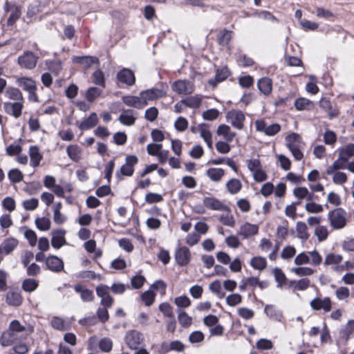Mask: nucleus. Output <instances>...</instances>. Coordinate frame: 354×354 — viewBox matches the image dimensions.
I'll return each mask as SVG.
<instances>
[{
    "label": "nucleus",
    "instance_id": "f257e3e1",
    "mask_svg": "<svg viewBox=\"0 0 354 354\" xmlns=\"http://www.w3.org/2000/svg\"><path fill=\"white\" fill-rule=\"evenodd\" d=\"M306 146L301 136L295 131H289V151L297 161L304 158L303 149Z\"/></svg>",
    "mask_w": 354,
    "mask_h": 354
},
{
    "label": "nucleus",
    "instance_id": "f03ea898",
    "mask_svg": "<svg viewBox=\"0 0 354 354\" xmlns=\"http://www.w3.org/2000/svg\"><path fill=\"white\" fill-rule=\"evenodd\" d=\"M124 340L129 348L138 350L144 342V336L140 332L132 330L127 333Z\"/></svg>",
    "mask_w": 354,
    "mask_h": 354
},
{
    "label": "nucleus",
    "instance_id": "7ed1b4c3",
    "mask_svg": "<svg viewBox=\"0 0 354 354\" xmlns=\"http://www.w3.org/2000/svg\"><path fill=\"white\" fill-rule=\"evenodd\" d=\"M330 225L334 229H342L346 223L345 212L342 209H335L328 214Z\"/></svg>",
    "mask_w": 354,
    "mask_h": 354
},
{
    "label": "nucleus",
    "instance_id": "20e7f679",
    "mask_svg": "<svg viewBox=\"0 0 354 354\" xmlns=\"http://www.w3.org/2000/svg\"><path fill=\"white\" fill-rule=\"evenodd\" d=\"M37 60V56L33 53L27 50L18 57L17 62L21 68L30 70L36 66Z\"/></svg>",
    "mask_w": 354,
    "mask_h": 354
},
{
    "label": "nucleus",
    "instance_id": "39448f33",
    "mask_svg": "<svg viewBox=\"0 0 354 354\" xmlns=\"http://www.w3.org/2000/svg\"><path fill=\"white\" fill-rule=\"evenodd\" d=\"M226 118L227 122L236 129L241 130L243 128L245 116L241 111H230L227 113Z\"/></svg>",
    "mask_w": 354,
    "mask_h": 354
},
{
    "label": "nucleus",
    "instance_id": "423d86ee",
    "mask_svg": "<svg viewBox=\"0 0 354 354\" xmlns=\"http://www.w3.org/2000/svg\"><path fill=\"white\" fill-rule=\"evenodd\" d=\"M172 90L179 95H188L194 91V84L186 80H177L172 84Z\"/></svg>",
    "mask_w": 354,
    "mask_h": 354
},
{
    "label": "nucleus",
    "instance_id": "0eeeda50",
    "mask_svg": "<svg viewBox=\"0 0 354 354\" xmlns=\"http://www.w3.org/2000/svg\"><path fill=\"white\" fill-rule=\"evenodd\" d=\"M315 102L305 97L299 96L294 100L293 106L297 111H310L315 109Z\"/></svg>",
    "mask_w": 354,
    "mask_h": 354
},
{
    "label": "nucleus",
    "instance_id": "6e6552de",
    "mask_svg": "<svg viewBox=\"0 0 354 354\" xmlns=\"http://www.w3.org/2000/svg\"><path fill=\"white\" fill-rule=\"evenodd\" d=\"M310 307L315 310H322L325 313L329 312L332 308V302L329 297H315L310 302Z\"/></svg>",
    "mask_w": 354,
    "mask_h": 354
},
{
    "label": "nucleus",
    "instance_id": "1a4fd4ad",
    "mask_svg": "<svg viewBox=\"0 0 354 354\" xmlns=\"http://www.w3.org/2000/svg\"><path fill=\"white\" fill-rule=\"evenodd\" d=\"M342 260V255L335 253H329L326 256L324 264L325 266H331L333 271L340 274V269L338 268L341 267Z\"/></svg>",
    "mask_w": 354,
    "mask_h": 354
},
{
    "label": "nucleus",
    "instance_id": "9d476101",
    "mask_svg": "<svg viewBox=\"0 0 354 354\" xmlns=\"http://www.w3.org/2000/svg\"><path fill=\"white\" fill-rule=\"evenodd\" d=\"M21 338V334L14 332L8 328L2 333L0 338V343L3 346H8L14 344Z\"/></svg>",
    "mask_w": 354,
    "mask_h": 354
},
{
    "label": "nucleus",
    "instance_id": "9b49d317",
    "mask_svg": "<svg viewBox=\"0 0 354 354\" xmlns=\"http://www.w3.org/2000/svg\"><path fill=\"white\" fill-rule=\"evenodd\" d=\"M138 159L134 155L127 156L125 159V164L122 165L120 172L123 176H131L133 175V166L138 163Z\"/></svg>",
    "mask_w": 354,
    "mask_h": 354
},
{
    "label": "nucleus",
    "instance_id": "f8f14e48",
    "mask_svg": "<svg viewBox=\"0 0 354 354\" xmlns=\"http://www.w3.org/2000/svg\"><path fill=\"white\" fill-rule=\"evenodd\" d=\"M23 108V102H5L3 104L5 112L15 118H18L21 116Z\"/></svg>",
    "mask_w": 354,
    "mask_h": 354
},
{
    "label": "nucleus",
    "instance_id": "ddd939ff",
    "mask_svg": "<svg viewBox=\"0 0 354 354\" xmlns=\"http://www.w3.org/2000/svg\"><path fill=\"white\" fill-rule=\"evenodd\" d=\"M258 232L259 226L257 225L245 223L240 227L238 234L245 239L256 235Z\"/></svg>",
    "mask_w": 354,
    "mask_h": 354
},
{
    "label": "nucleus",
    "instance_id": "4468645a",
    "mask_svg": "<svg viewBox=\"0 0 354 354\" xmlns=\"http://www.w3.org/2000/svg\"><path fill=\"white\" fill-rule=\"evenodd\" d=\"M47 268L55 272H60L64 270V262L57 256L50 255L46 258Z\"/></svg>",
    "mask_w": 354,
    "mask_h": 354
},
{
    "label": "nucleus",
    "instance_id": "2eb2a0df",
    "mask_svg": "<svg viewBox=\"0 0 354 354\" xmlns=\"http://www.w3.org/2000/svg\"><path fill=\"white\" fill-rule=\"evenodd\" d=\"M55 178L52 176H46L44 180V185L46 187L50 189L57 197H64V189L59 185H57Z\"/></svg>",
    "mask_w": 354,
    "mask_h": 354
},
{
    "label": "nucleus",
    "instance_id": "dca6fc26",
    "mask_svg": "<svg viewBox=\"0 0 354 354\" xmlns=\"http://www.w3.org/2000/svg\"><path fill=\"white\" fill-rule=\"evenodd\" d=\"M122 100L126 105L138 109H141L147 105V103L142 99L140 94L139 97L132 95L124 96Z\"/></svg>",
    "mask_w": 354,
    "mask_h": 354
},
{
    "label": "nucleus",
    "instance_id": "f3484780",
    "mask_svg": "<svg viewBox=\"0 0 354 354\" xmlns=\"http://www.w3.org/2000/svg\"><path fill=\"white\" fill-rule=\"evenodd\" d=\"M117 77L120 82L125 84L127 86H132L135 84V75L130 69H122L118 72Z\"/></svg>",
    "mask_w": 354,
    "mask_h": 354
},
{
    "label": "nucleus",
    "instance_id": "a211bd4d",
    "mask_svg": "<svg viewBox=\"0 0 354 354\" xmlns=\"http://www.w3.org/2000/svg\"><path fill=\"white\" fill-rule=\"evenodd\" d=\"M65 232L64 230H55L51 232V244L54 248L59 249L66 243L64 238Z\"/></svg>",
    "mask_w": 354,
    "mask_h": 354
},
{
    "label": "nucleus",
    "instance_id": "6ab92c4d",
    "mask_svg": "<svg viewBox=\"0 0 354 354\" xmlns=\"http://www.w3.org/2000/svg\"><path fill=\"white\" fill-rule=\"evenodd\" d=\"M191 253L186 247H181L176 252V260L178 265L183 266L188 264L190 261Z\"/></svg>",
    "mask_w": 354,
    "mask_h": 354
},
{
    "label": "nucleus",
    "instance_id": "aec40b11",
    "mask_svg": "<svg viewBox=\"0 0 354 354\" xmlns=\"http://www.w3.org/2000/svg\"><path fill=\"white\" fill-rule=\"evenodd\" d=\"M142 99L147 104L148 101H152L165 95V93L158 88H151L140 93Z\"/></svg>",
    "mask_w": 354,
    "mask_h": 354
},
{
    "label": "nucleus",
    "instance_id": "412c9836",
    "mask_svg": "<svg viewBox=\"0 0 354 354\" xmlns=\"http://www.w3.org/2000/svg\"><path fill=\"white\" fill-rule=\"evenodd\" d=\"M136 118L132 109H124L118 118L120 122L126 126H131L135 124Z\"/></svg>",
    "mask_w": 354,
    "mask_h": 354
},
{
    "label": "nucleus",
    "instance_id": "4be33fe9",
    "mask_svg": "<svg viewBox=\"0 0 354 354\" xmlns=\"http://www.w3.org/2000/svg\"><path fill=\"white\" fill-rule=\"evenodd\" d=\"M17 84L21 87L24 91L28 92L32 90H37L35 82L30 77H21L16 80Z\"/></svg>",
    "mask_w": 354,
    "mask_h": 354
},
{
    "label": "nucleus",
    "instance_id": "5701e85b",
    "mask_svg": "<svg viewBox=\"0 0 354 354\" xmlns=\"http://www.w3.org/2000/svg\"><path fill=\"white\" fill-rule=\"evenodd\" d=\"M98 122V117L96 113H91L90 115L78 124L82 131H85L94 127Z\"/></svg>",
    "mask_w": 354,
    "mask_h": 354
},
{
    "label": "nucleus",
    "instance_id": "b1692460",
    "mask_svg": "<svg viewBox=\"0 0 354 354\" xmlns=\"http://www.w3.org/2000/svg\"><path fill=\"white\" fill-rule=\"evenodd\" d=\"M46 205L48 206H51L54 215H53V220L57 224H62L65 221V217L63 214L60 212V209L62 204L61 203H57L56 204L53 203V201H46Z\"/></svg>",
    "mask_w": 354,
    "mask_h": 354
},
{
    "label": "nucleus",
    "instance_id": "393cba45",
    "mask_svg": "<svg viewBox=\"0 0 354 354\" xmlns=\"http://www.w3.org/2000/svg\"><path fill=\"white\" fill-rule=\"evenodd\" d=\"M216 133L221 136L227 142H232L236 136V133L231 130V128L226 124H221L218 126Z\"/></svg>",
    "mask_w": 354,
    "mask_h": 354
},
{
    "label": "nucleus",
    "instance_id": "a878e982",
    "mask_svg": "<svg viewBox=\"0 0 354 354\" xmlns=\"http://www.w3.org/2000/svg\"><path fill=\"white\" fill-rule=\"evenodd\" d=\"M28 152L30 158V165L33 167L39 166L42 159L39 149L37 146H30Z\"/></svg>",
    "mask_w": 354,
    "mask_h": 354
},
{
    "label": "nucleus",
    "instance_id": "bb28decb",
    "mask_svg": "<svg viewBox=\"0 0 354 354\" xmlns=\"http://www.w3.org/2000/svg\"><path fill=\"white\" fill-rule=\"evenodd\" d=\"M200 136L206 143L209 149L213 148L212 134L206 124H201Z\"/></svg>",
    "mask_w": 354,
    "mask_h": 354
},
{
    "label": "nucleus",
    "instance_id": "cd10ccee",
    "mask_svg": "<svg viewBox=\"0 0 354 354\" xmlns=\"http://www.w3.org/2000/svg\"><path fill=\"white\" fill-rule=\"evenodd\" d=\"M18 245V241L14 238L6 239L0 245V254L4 252L6 254L12 252Z\"/></svg>",
    "mask_w": 354,
    "mask_h": 354
},
{
    "label": "nucleus",
    "instance_id": "c85d7f7f",
    "mask_svg": "<svg viewBox=\"0 0 354 354\" xmlns=\"http://www.w3.org/2000/svg\"><path fill=\"white\" fill-rule=\"evenodd\" d=\"M74 289L80 295V297L84 301H91L93 300L94 296L93 291L85 286L81 284H76Z\"/></svg>",
    "mask_w": 354,
    "mask_h": 354
},
{
    "label": "nucleus",
    "instance_id": "c756f323",
    "mask_svg": "<svg viewBox=\"0 0 354 354\" xmlns=\"http://www.w3.org/2000/svg\"><path fill=\"white\" fill-rule=\"evenodd\" d=\"M259 91L264 95H268L272 91V81L268 77L261 78L257 83Z\"/></svg>",
    "mask_w": 354,
    "mask_h": 354
},
{
    "label": "nucleus",
    "instance_id": "7c9ffc66",
    "mask_svg": "<svg viewBox=\"0 0 354 354\" xmlns=\"http://www.w3.org/2000/svg\"><path fill=\"white\" fill-rule=\"evenodd\" d=\"M309 81L306 83L305 89L310 95H315L319 92V87L317 85V78L316 75L310 74L308 75Z\"/></svg>",
    "mask_w": 354,
    "mask_h": 354
},
{
    "label": "nucleus",
    "instance_id": "2f4dec72",
    "mask_svg": "<svg viewBox=\"0 0 354 354\" xmlns=\"http://www.w3.org/2000/svg\"><path fill=\"white\" fill-rule=\"evenodd\" d=\"M66 153L74 162H78L81 159L82 149L77 145H69L66 149Z\"/></svg>",
    "mask_w": 354,
    "mask_h": 354
},
{
    "label": "nucleus",
    "instance_id": "473e14b6",
    "mask_svg": "<svg viewBox=\"0 0 354 354\" xmlns=\"http://www.w3.org/2000/svg\"><path fill=\"white\" fill-rule=\"evenodd\" d=\"M337 140V136L336 133L329 128L326 127L325 129V132L323 136V142L325 145L334 147Z\"/></svg>",
    "mask_w": 354,
    "mask_h": 354
},
{
    "label": "nucleus",
    "instance_id": "72a5a7b5",
    "mask_svg": "<svg viewBox=\"0 0 354 354\" xmlns=\"http://www.w3.org/2000/svg\"><path fill=\"white\" fill-rule=\"evenodd\" d=\"M310 281L306 278H303L299 281H289V288L295 290H304L309 286Z\"/></svg>",
    "mask_w": 354,
    "mask_h": 354
},
{
    "label": "nucleus",
    "instance_id": "f704fd0d",
    "mask_svg": "<svg viewBox=\"0 0 354 354\" xmlns=\"http://www.w3.org/2000/svg\"><path fill=\"white\" fill-rule=\"evenodd\" d=\"M6 96L10 100H17V102H24V97L17 88L10 87L5 92Z\"/></svg>",
    "mask_w": 354,
    "mask_h": 354
},
{
    "label": "nucleus",
    "instance_id": "c9c22d12",
    "mask_svg": "<svg viewBox=\"0 0 354 354\" xmlns=\"http://www.w3.org/2000/svg\"><path fill=\"white\" fill-rule=\"evenodd\" d=\"M6 301L8 304L17 306L21 304L22 298L19 292L9 291L6 295Z\"/></svg>",
    "mask_w": 354,
    "mask_h": 354
},
{
    "label": "nucleus",
    "instance_id": "e433bc0d",
    "mask_svg": "<svg viewBox=\"0 0 354 354\" xmlns=\"http://www.w3.org/2000/svg\"><path fill=\"white\" fill-rule=\"evenodd\" d=\"M205 205L206 207L218 211H223L225 212H228L230 211L229 207L223 204L221 201H204Z\"/></svg>",
    "mask_w": 354,
    "mask_h": 354
},
{
    "label": "nucleus",
    "instance_id": "4c0bfd02",
    "mask_svg": "<svg viewBox=\"0 0 354 354\" xmlns=\"http://www.w3.org/2000/svg\"><path fill=\"white\" fill-rule=\"evenodd\" d=\"M207 176L213 181L218 182L225 174V171L221 168H210L207 172Z\"/></svg>",
    "mask_w": 354,
    "mask_h": 354
},
{
    "label": "nucleus",
    "instance_id": "58836bf2",
    "mask_svg": "<svg viewBox=\"0 0 354 354\" xmlns=\"http://www.w3.org/2000/svg\"><path fill=\"white\" fill-rule=\"evenodd\" d=\"M232 31L223 30L218 34V41L222 46H227L232 37Z\"/></svg>",
    "mask_w": 354,
    "mask_h": 354
},
{
    "label": "nucleus",
    "instance_id": "ea45409f",
    "mask_svg": "<svg viewBox=\"0 0 354 354\" xmlns=\"http://www.w3.org/2000/svg\"><path fill=\"white\" fill-rule=\"evenodd\" d=\"M336 151L338 152V158L335 160L339 164H347V160L351 156L346 147H339L337 149Z\"/></svg>",
    "mask_w": 354,
    "mask_h": 354
},
{
    "label": "nucleus",
    "instance_id": "a19ab883",
    "mask_svg": "<svg viewBox=\"0 0 354 354\" xmlns=\"http://www.w3.org/2000/svg\"><path fill=\"white\" fill-rule=\"evenodd\" d=\"M299 26L303 30L309 32L317 30L319 28V24L316 21L304 19V20L300 21Z\"/></svg>",
    "mask_w": 354,
    "mask_h": 354
},
{
    "label": "nucleus",
    "instance_id": "79ce46f5",
    "mask_svg": "<svg viewBox=\"0 0 354 354\" xmlns=\"http://www.w3.org/2000/svg\"><path fill=\"white\" fill-rule=\"evenodd\" d=\"M226 187L230 194H235L241 190L242 184L239 180L233 178L226 183Z\"/></svg>",
    "mask_w": 354,
    "mask_h": 354
},
{
    "label": "nucleus",
    "instance_id": "37998d69",
    "mask_svg": "<svg viewBox=\"0 0 354 354\" xmlns=\"http://www.w3.org/2000/svg\"><path fill=\"white\" fill-rule=\"evenodd\" d=\"M314 234L317 237L319 242H323L327 239L328 231L326 226L317 225L315 228Z\"/></svg>",
    "mask_w": 354,
    "mask_h": 354
},
{
    "label": "nucleus",
    "instance_id": "c03bdc74",
    "mask_svg": "<svg viewBox=\"0 0 354 354\" xmlns=\"http://www.w3.org/2000/svg\"><path fill=\"white\" fill-rule=\"evenodd\" d=\"M47 68L51 73L57 75L62 69V64L60 60L54 59L46 62Z\"/></svg>",
    "mask_w": 354,
    "mask_h": 354
},
{
    "label": "nucleus",
    "instance_id": "a18cd8bd",
    "mask_svg": "<svg viewBox=\"0 0 354 354\" xmlns=\"http://www.w3.org/2000/svg\"><path fill=\"white\" fill-rule=\"evenodd\" d=\"M187 107L191 109L198 108L202 102V98L199 95H194L184 99Z\"/></svg>",
    "mask_w": 354,
    "mask_h": 354
},
{
    "label": "nucleus",
    "instance_id": "49530a36",
    "mask_svg": "<svg viewBox=\"0 0 354 354\" xmlns=\"http://www.w3.org/2000/svg\"><path fill=\"white\" fill-rule=\"evenodd\" d=\"M73 62L75 63L86 64L88 66H89L92 64L97 62L98 59L97 57L91 56H77L73 58Z\"/></svg>",
    "mask_w": 354,
    "mask_h": 354
},
{
    "label": "nucleus",
    "instance_id": "de8ad7c7",
    "mask_svg": "<svg viewBox=\"0 0 354 354\" xmlns=\"http://www.w3.org/2000/svg\"><path fill=\"white\" fill-rule=\"evenodd\" d=\"M250 265L256 270H263L266 268L267 263L265 258L261 257H255L251 259Z\"/></svg>",
    "mask_w": 354,
    "mask_h": 354
},
{
    "label": "nucleus",
    "instance_id": "09e8293b",
    "mask_svg": "<svg viewBox=\"0 0 354 354\" xmlns=\"http://www.w3.org/2000/svg\"><path fill=\"white\" fill-rule=\"evenodd\" d=\"M297 236L302 239L307 240L309 234L307 231V225L303 222H298L296 226Z\"/></svg>",
    "mask_w": 354,
    "mask_h": 354
},
{
    "label": "nucleus",
    "instance_id": "8fccbe9b",
    "mask_svg": "<svg viewBox=\"0 0 354 354\" xmlns=\"http://www.w3.org/2000/svg\"><path fill=\"white\" fill-rule=\"evenodd\" d=\"M178 319L180 324L185 328L189 327L192 324V317L189 316L185 311L178 312Z\"/></svg>",
    "mask_w": 354,
    "mask_h": 354
},
{
    "label": "nucleus",
    "instance_id": "3c124183",
    "mask_svg": "<svg viewBox=\"0 0 354 354\" xmlns=\"http://www.w3.org/2000/svg\"><path fill=\"white\" fill-rule=\"evenodd\" d=\"M9 180L12 183H17L23 180L24 175L22 172L18 169H12L8 174Z\"/></svg>",
    "mask_w": 354,
    "mask_h": 354
},
{
    "label": "nucleus",
    "instance_id": "603ef678",
    "mask_svg": "<svg viewBox=\"0 0 354 354\" xmlns=\"http://www.w3.org/2000/svg\"><path fill=\"white\" fill-rule=\"evenodd\" d=\"M102 93V89L97 87H91L86 93V98L88 102H93Z\"/></svg>",
    "mask_w": 354,
    "mask_h": 354
},
{
    "label": "nucleus",
    "instance_id": "864d4df0",
    "mask_svg": "<svg viewBox=\"0 0 354 354\" xmlns=\"http://www.w3.org/2000/svg\"><path fill=\"white\" fill-rule=\"evenodd\" d=\"M230 75V72L227 66H223L217 69L215 75V80L218 82L225 80Z\"/></svg>",
    "mask_w": 354,
    "mask_h": 354
},
{
    "label": "nucleus",
    "instance_id": "5fc2aeb1",
    "mask_svg": "<svg viewBox=\"0 0 354 354\" xmlns=\"http://www.w3.org/2000/svg\"><path fill=\"white\" fill-rule=\"evenodd\" d=\"M316 15L319 18L324 19H328L330 17L335 16V14L328 9H326L322 6L317 7L316 8Z\"/></svg>",
    "mask_w": 354,
    "mask_h": 354
},
{
    "label": "nucleus",
    "instance_id": "6e6d98bb",
    "mask_svg": "<svg viewBox=\"0 0 354 354\" xmlns=\"http://www.w3.org/2000/svg\"><path fill=\"white\" fill-rule=\"evenodd\" d=\"M155 297L156 293L149 290L141 295V299L147 306H150L154 302Z\"/></svg>",
    "mask_w": 354,
    "mask_h": 354
},
{
    "label": "nucleus",
    "instance_id": "4d7b16f0",
    "mask_svg": "<svg viewBox=\"0 0 354 354\" xmlns=\"http://www.w3.org/2000/svg\"><path fill=\"white\" fill-rule=\"evenodd\" d=\"M354 333V319L349 320L344 329L341 330V335L346 339H348L351 335Z\"/></svg>",
    "mask_w": 354,
    "mask_h": 354
},
{
    "label": "nucleus",
    "instance_id": "13d9d810",
    "mask_svg": "<svg viewBox=\"0 0 354 354\" xmlns=\"http://www.w3.org/2000/svg\"><path fill=\"white\" fill-rule=\"evenodd\" d=\"M93 82L102 86V88H105V81H104V75L103 72L97 69L93 73Z\"/></svg>",
    "mask_w": 354,
    "mask_h": 354
},
{
    "label": "nucleus",
    "instance_id": "bf43d9fd",
    "mask_svg": "<svg viewBox=\"0 0 354 354\" xmlns=\"http://www.w3.org/2000/svg\"><path fill=\"white\" fill-rule=\"evenodd\" d=\"M293 196L296 199H304L306 194L308 193V189L304 186H296L292 191Z\"/></svg>",
    "mask_w": 354,
    "mask_h": 354
},
{
    "label": "nucleus",
    "instance_id": "052dcab7",
    "mask_svg": "<svg viewBox=\"0 0 354 354\" xmlns=\"http://www.w3.org/2000/svg\"><path fill=\"white\" fill-rule=\"evenodd\" d=\"M38 286V282L33 279H25L23 282L22 287L26 292H32Z\"/></svg>",
    "mask_w": 354,
    "mask_h": 354
},
{
    "label": "nucleus",
    "instance_id": "680f3d73",
    "mask_svg": "<svg viewBox=\"0 0 354 354\" xmlns=\"http://www.w3.org/2000/svg\"><path fill=\"white\" fill-rule=\"evenodd\" d=\"M99 348L102 351L109 353L113 348V342L107 337L102 338L99 342Z\"/></svg>",
    "mask_w": 354,
    "mask_h": 354
},
{
    "label": "nucleus",
    "instance_id": "e2e57ef3",
    "mask_svg": "<svg viewBox=\"0 0 354 354\" xmlns=\"http://www.w3.org/2000/svg\"><path fill=\"white\" fill-rule=\"evenodd\" d=\"M174 127L177 131H184L188 127V121L185 118L180 116L175 121Z\"/></svg>",
    "mask_w": 354,
    "mask_h": 354
},
{
    "label": "nucleus",
    "instance_id": "0e129e2a",
    "mask_svg": "<svg viewBox=\"0 0 354 354\" xmlns=\"http://www.w3.org/2000/svg\"><path fill=\"white\" fill-rule=\"evenodd\" d=\"M347 175L345 172L338 171L333 176V182L336 185H343L347 181Z\"/></svg>",
    "mask_w": 354,
    "mask_h": 354
},
{
    "label": "nucleus",
    "instance_id": "69168bd1",
    "mask_svg": "<svg viewBox=\"0 0 354 354\" xmlns=\"http://www.w3.org/2000/svg\"><path fill=\"white\" fill-rule=\"evenodd\" d=\"M37 227L43 231L48 230L50 228V221L48 218L43 217L38 218L35 220Z\"/></svg>",
    "mask_w": 354,
    "mask_h": 354
},
{
    "label": "nucleus",
    "instance_id": "338daca9",
    "mask_svg": "<svg viewBox=\"0 0 354 354\" xmlns=\"http://www.w3.org/2000/svg\"><path fill=\"white\" fill-rule=\"evenodd\" d=\"M145 278L142 275H136L133 277L131 279V285L133 288L140 289L142 287L145 282Z\"/></svg>",
    "mask_w": 354,
    "mask_h": 354
},
{
    "label": "nucleus",
    "instance_id": "774afa93",
    "mask_svg": "<svg viewBox=\"0 0 354 354\" xmlns=\"http://www.w3.org/2000/svg\"><path fill=\"white\" fill-rule=\"evenodd\" d=\"M247 167L252 173H254L262 168L261 161L257 158H252L247 160Z\"/></svg>",
    "mask_w": 354,
    "mask_h": 354
}]
</instances>
